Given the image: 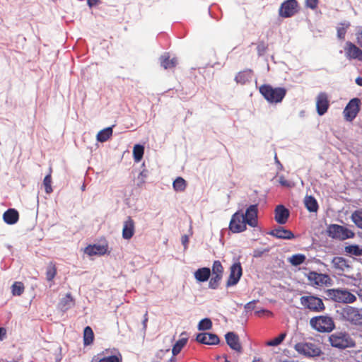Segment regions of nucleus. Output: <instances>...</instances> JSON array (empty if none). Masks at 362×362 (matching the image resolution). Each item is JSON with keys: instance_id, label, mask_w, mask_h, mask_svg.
I'll list each match as a JSON object with an SVG mask.
<instances>
[{"instance_id": "obj_38", "label": "nucleus", "mask_w": 362, "mask_h": 362, "mask_svg": "<svg viewBox=\"0 0 362 362\" xmlns=\"http://www.w3.org/2000/svg\"><path fill=\"white\" fill-rule=\"evenodd\" d=\"M215 276H212L209 281V287L211 288H216L218 287V283L221 279V273H214Z\"/></svg>"}, {"instance_id": "obj_5", "label": "nucleus", "mask_w": 362, "mask_h": 362, "mask_svg": "<svg viewBox=\"0 0 362 362\" xmlns=\"http://www.w3.org/2000/svg\"><path fill=\"white\" fill-rule=\"evenodd\" d=\"M342 319L354 326H362V310L347 305L341 310Z\"/></svg>"}, {"instance_id": "obj_28", "label": "nucleus", "mask_w": 362, "mask_h": 362, "mask_svg": "<svg viewBox=\"0 0 362 362\" xmlns=\"http://www.w3.org/2000/svg\"><path fill=\"white\" fill-rule=\"evenodd\" d=\"M144 153V146L141 144H136L133 148V156L134 161L139 163L141 160Z\"/></svg>"}, {"instance_id": "obj_20", "label": "nucleus", "mask_w": 362, "mask_h": 362, "mask_svg": "<svg viewBox=\"0 0 362 362\" xmlns=\"http://www.w3.org/2000/svg\"><path fill=\"white\" fill-rule=\"evenodd\" d=\"M134 221L130 216H129L127 218V220L124 222V226L122 228V238L124 240L131 239L134 234Z\"/></svg>"}, {"instance_id": "obj_10", "label": "nucleus", "mask_w": 362, "mask_h": 362, "mask_svg": "<svg viewBox=\"0 0 362 362\" xmlns=\"http://www.w3.org/2000/svg\"><path fill=\"white\" fill-rule=\"evenodd\" d=\"M247 223L243 220V214L240 211H236L231 217L229 229L234 233L245 231L247 229Z\"/></svg>"}, {"instance_id": "obj_33", "label": "nucleus", "mask_w": 362, "mask_h": 362, "mask_svg": "<svg viewBox=\"0 0 362 362\" xmlns=\"http://www.w3.org/2000/svg\"><path fill=\"white\" fill-rule=\"evenodd\" d=\"M305 260V256L302 254L293 255L288 258L289 262L294 266H298L303 263Z\"/></svg>"}, {"instance_id": "obj_31", "label": "nucleus", "mask_w": 362, "mask_h": 362, "mask_svg": "<svg viewBox=\"0 0 362 362\" xmlns=\"http://www.w3.org/2000/svg\"><path fill=\"white\" fill-rule=\"evenodd\" d=\"M186 186V181L181 177H177L173 183V189L177 192L184 191Z\"/></svg>"}, {"instance_id": "obj_54", "label": "nucleus", "mask_w": 362, "mask_h": 362, "mask_svg": "<svg viewBox=\"0 0 362 362\" xmlns=\"http://www.w3.org/2000/svg\"><path fill=\"white\" fill-rule=\"evenodd\" d=\"M100 0H88L87 3L90 8H92L98 4Z\"/></svg>"}, {"instance_id": "obj_50", "label": "nucleus", "mask_w": 362, "mask_h": 362, "mask_svg": "<svg viewBox=\"0 0 362 362\" xmlns=\"http://www.w3.org/2000/svg\"><path fill=\"white\" fill-rule=\"evenodd\" d=\"M147 175L148 171L146 170H144L139 173L138 179L140 180L141 184L145 182V178L147 177Z\"/></svg>"}, {"instance_id": "obj_44", "label": "nucleus", "mask_w": 362, "mask_h": 362, "mask_svg": "<svg viewBox=\"0 0 362 362\" xmlns=\"http://www.w3.org/2000/svg\"><path fill=\"white\" fill-rule=\"evenodd\" d=\"M269 248H264V249H257L254 250V255L253 256L255 257H262L264 253L269 252Z\"/></svg>"}, {"instance_id": "obj_47", "label": "nucleus", "mask_w": 362, "mask_h": 362, "mask_svg": "<svg viewBox=\"0 0 362 362\" xmlns=\"http://www.w3.org/2000/svg\"><path fill=\"white\" fill-rule=\"evenodd\" d=\"M211 272H223V267L219 261L214 262Z\"/></svg>"}, {"instance_id": "obj_39", "label": "nucleus", "mask_w": 362, "mask_h": 362, "mask_svg": "<svg viewBox=\"0 0 362 362\" xmlns=\"http://www.w3.org/2000/svg\"><path fill=\"white\" fill-rule=\"evenodd\" d=\"M51 183H52L51 175L50 174L47 175L45 177L44 180H43V185L45 186V192L47 194H50L52 192Z\"/></svg>"}, {"instance_id": "obj_62", "label": "nucleus", "mask_w": 362, "mask_h": 362, "mask_svg": "<svg viewBox=\"0 0 362 362\" xmlns=\"http://www.w3.org/2000/svg\"><path fill=\"white\" fill-rule=\"evenodd\" d=\"M166 362H177V360L175 357H171L169 360H168Z\"/></svg>"}, {"instance_id": "obj_21", "label": "nucleus", "mask_w": 362, "mask_h": 362, "mask_svg": "<svg viewBox=\"0 0 362 362\" xmlns=\"http://www.w3.org/2000/svg\"><path fill=\"white\" fill-rule=\"evenodd\" d=\"M107 251V245H90L87 246L84 252L88 255V256H93V255H105Z\"/></svg>"}, {"instance_id": "obj_63", "label": "nucleus", "mask_w": 362, "mask_h": 362, "mask_svg": "<svg viewBox=\"0 0 362 362\" xmlns=\"http://www.w3.org/2000/svg\"><path fill=\"white\" fill-rule=\"evenodd\" d=\"M252 362H264V361H262V359H261L259 358H255Z\"/></svg>"}, {"instance_id": "obj_56", "label": "nucleus", "mask_w": 362, "mask_h": 362, "mask_svg": "<svg viewBox=\"0 0 362 362\" xmlns=\"http://www.w3.org/2000/svg\"><path fill=\"white\" fill-rule=\"evenodd\" d=\"M56 273H47V280L49 281H52L54 278Z\"/></svg>"}, {"instance_id": "obj_9", "label": "nucleus", "mask_w": 362, "mask_h": 362, "mask_svg": "<svg viewBox=\"0 0 362 362\" xmlns=\"http://www.w3.org/2000/svg\"><path fill=\"white\" fill-rule=\"evenodd\" d=\"M307 276L313 286H330L332 284V279L325 273H308Z\"/></svg>"}, {"instance_id": "obj_14", "label": "nucleus", "mask_w": 362, "mask_h": 362, "mask_svg": "<svg viewBox=\"0 0 362 362\" xmlns=\"http://www.w3.org/2000/svg\"><path fill=\"white\" fill-rule=\"evenodd\" d=\"M329 100L326 93H320L316 98L317 112L320 116L324 115L329 108Z\"/></svg>"}, {"instance_id": "obj_41", "label": "nucleus", "mask_w": 362, "mask_h": 362, "mask_svg": "<svg viewBox=\"0 0 362 362\" xmlns=\"http://www.w3.org/2000/svg\"><path fill=\"white\" fill-rule=\"evenodd\" d=\"M352 220L354 223L360 228L362 229V216L356 212L352 214Z\"/></svg>"}, {"instance_id": "obj_40", "label": "nucleus", "mask_w": 362, "mask_h": 362, "mask_svg": "<svg viewBox=\"0 0 362 362\" xmlns=\"http://www.w3.org/2000/svg\"><path fill=\"white\" fill-rule=\"evenodd\" d=\"M122 356L119 354V356H110L107 357H104L99 360L98 362H122Z\"/></svg>"}, {"instance_id": "obj_29", "label": "nucleus", "mask_w": 362, "mask_h": 362, "mask_svg": "<svg viewBox=\"0 0 362 362\" xmlns=\"http://www.w3.org/2000/svg\"><path fill=\"white\" fill-rule=\"evenodd\" d=\"M94 339V334L90 327L87 326L83 330V344L84 345H90Z\"/></svg>"}, {"instance_id": "obj_25", "label": "nucleus", "mask_w": 362, "mask_h": 362, "mask_svg": "<svg viewBox=\"0 0 362 362\" xmlns=\"http://www.w3.org/2000/svg\"><path fill=\"white\" fill-rule=\"evenodd\" d=\"M252 77V71L250 69L240 71L235 76V80L237 83L245 84L251 81Z\"/></svg>"}, {"instance_id": "obj_6", "label": "nucleus", "mask_w": 362, "mask_h": 362, "mask_svg": "<svg viewBox=\"0 0 362 362\" xmlns=\"http://www.w3.org/2000/svg\"><path fill=\"white\" fill-rule=\"evenodd\" d=\"M327 233L329 237L340 240H344L354 236V233L351 230L337 224L329 225L327 229Z\"/></svg>"}, {"instance_id": "obj_32", "label": "nucleus", "mask_w": 362, "mask_h": 362, "mask_svg": "<svg viewBox=\"0 0 362 362\" xmlns=\"http://www.w3.org/2000/svg\"><path fill=\"white\" fill-rule=\"evenodd\" d=\"M345 252L348 254L361 256L362 255V248L357 245H351L345 247Z\"/></svg>"}, {"instance_id": "obj_18", "label": "nucleus", "mask_w": 362, "mask_h": 362, "mask_svg": "<svg viewBox=\"0 0 362 362\" xmlns=\"http://www.w3.org/2000/svg\"><path fill=\"white\" fill-rule=\"evenodd\" d=\"M275 221L281 225L285 224L290 216V212L284 205H278L275 209Z\"/></svg>"}, {"instance_id": "obj_60", "label": "nucleus", "mask_w": 362, "mask_h": 362, "mask_svg": "<svg viewBox=\"0 0 362 362\" xmlns=\"http://www.w3.org/2000/svg\"><path fill=\"white\" fill-rule=\"evenodd\" d=\"M6 334V329L0 327V340L2 339V336Z\"/></svg>"}, {"instance_id": "obj_59", "label": "nucleus", "mask_w": 362, "mask_h": 362, "mask_svg": "<svg viewBox=\"0 0 362 362\" xmlns=\"http://www.w3.org/2000/svg\"><path fill=\"white\" fill-rule=\"evenodd\" d=\"M195 272H211L209 267H202L197 269Z\"/></svg>"}, {"instance_id": "obj_58", "label": "nucleus", "mask_w": 362, "mask_h": 362, "mask_svg": "<svg viewBox=\"0 0 362 362\" xmlns=\"http://www.w3.org/2000/svg\"><path fill=\"white\" fill-rule=\"evenodd\" d=\"M356 83L362 87V77H357L355 80Z\"/></svg>"}, {"instance_id": "obj_35", "label": "nucleus", "mask_w": 362, "mask_h": 362, "mask_svg": "<svg viewBox=\"0 0 362 362\" xmlns=\"http://www.w3.org/2000/svg\"><path fill=\"white\" fill-rule=\"evenodd\" d=\"M212 327V322L209 318L202 320L198 325L199 330H209Z\"/></svg>"}, {"instance_id": "obj_19", "label": "nucleus", "mask_w": 362, "mask_h": 362, "mask_svg": "<svg viewBox=\"0 0 362 362\" xmlns=\"http://www.w3.org/2000/svg\"><path fill=\"white\" fill-rule=\"evenodd\" d=\"M345 48L346 57L353 59H362V50L351 42H346Z\"/></svg>"}, {"instance_id": "obj_4", "label": "nucleus", "mask_w": 362, "mask_h": 362, "mask_svg": "<svg viewBox=\"0 0 362 362\" xmlns=\"http://www.w3.org/2000/svg\"><path fill=\"white\" fill-rule=\"evenodd\" d=\"M311 327L320 332H330L335 328V324L331 317L320 315L310 319Z\"/></svg>"}, {"instance_id": "obj_34", "label": "nucleus", "mask_w": 362, "mask_h": 362, "mask_svg": "<svg viewBox=\"0 0 362 362\" xmlns=\"http://www.w3.org/2000/svg\"><path fill=\"white\" fill-rule=\"evenodd\" d=\"M24 285L22 282L16 281L11 286V292L13 296H21L24 292Z\"/></svg>"}, {"instance_id": "obj_52", "label": "nucleus", "mask_w": 362, "mask_h": 362, "mask_svg": "<svg viewBox=\"0 0 362 362\" xmlns=\"http://www.w3.org/2000/svg\"><path fill=\"white\" fill-rule=\"evenodd\" d=\"M148 312L146 311L144 315V320H143V322H142V324H143V327L144 329H146L147 327V322H148Z\"/></svg>"}, {"instance_id": "obj_48", "label": "nucleus", "mask_w": 362, "mask_h": 362, "mask_svg": "<svg viewBox=\"0 0 362 362\" xmlns=\"http://www.w3.org/2000/svg\"><path fill=\"white\" fill-rule=\"evenodd\" d=\"M306 6L312 9L317 6L318 0H305Z\"/></svg>"}, {"instance_id": "obj_49", "label": "nucleus", "mask_w": 362, "mask_h": 362, "mask_svg": "<svg viewBox=\"0 0 362 362\" xmlns=\"http://www.w3.org/2000/svg\"><path fill=\"white\" fill-rule=\"evenodd\" d=\"M266 48L267 47H266L265 45L263 42L259 43L257 47L258 55H259V56L263 55L266 51Z\"/></svg>"}, {"instance_id": "obj_61", "label": "nucleus", "mask_w": 362, "mask_h": 362, "mask_svg": "<svg viewBox=\"0 0 362 362\" xmlns=\"http://www.w3.org/2000/svg\"><path fill=\"white\" fill-rule=\"evenodd\" d=\"M334 262L338 264L339 262H344V260L342 258L338 257L334 259Z\"/></svg>"}, {"instance_id": "obj_24", "label": "nucleus", "mask_w": 362, "mask_h": 362, "mask_svg": "<svg viewBox=\"0 0 362 362\" xmlns=\"http://www.w3.org/2000/svg\"><path fill=\"white\" fill-rule=\"evenodd\" d=\"M160 61L161 66H163L165 69L173 68L177 64V59L173 57L170 59L168 54L162 55L160 58Z\"/></svg>"}, {"instance_id": "obj_42", "label": "nucleus", "mask_w": 362, "mask_h": 362, "mask_svg": "<svg viewBox=\"0 0 362 362\" xmlns=\"http://www.w3.org/2000/svg\"><path fill=\"white\" fill-rule=\"evenodd\" d=\"M210 274H211V273H194L195 278L199 281H202V282L208 280L210 277Z\"/></svg>"}, {"instance_id": "obj_46", "label": "nucleus", "mask_w": 362, "mask_h": 362, "mask_svg": "<svg viewBox=\"0 0 362 362\" xmlns=\"http://www.w3.org/2000/svg\"><path fill=\"white\" fill-rule=\"evenodd\" d=\"M230 272H243L241 264L239 262H234L230 267Z\"/></svg>"}, {"instance_id": "obj_1", "label": "nucleus", "mask_w": 362, "mask_h": 362, "mask_svg": "<svg viewBox=\"0 0 362 362\" xmlns=\"http://www.w3.org/2000/svg\"><path fill=\"white\" fill-rule=\"evenodd\" d=\"M259 90L264 98L271 104L281 103L286 95L285 88H274L269 84L262 85Z\"/></svg>"}, {"instance_id": "obj_8", "label": "nucleus", "mask_w": 362, "mask_h": 362, "mask_svg": "<svg viewBox=\"0 0 362 362\" xmlns=\"http://www.w3.org/2000/svg\"><path fill=\"white\" fill-rule=\"evenodd\" d=\"M300 303L305 308L314 312H321L325 308L322 300L313 296H302Z\"/></svg>"}, {"instance_id": "obj_57", "label": "nucleus", "mask_w": 362, "mask_h": 362, "mask_svg": "<svg viewBox=\"0 0 362 362\" xmlns=\"http://www.w3.org/2000/svg\"><path fill=\"white\" fill-rule=\"evenodd\" d=\"M57 268L55 267V265H53L50 264V265L48 266L47 272H56Z\"/></svg>"}, {"instance_id": "obj_15", "label": "nucleus", "mask_w": 362, "mask_h": 362, "mask_svg": "<svg viewBox=\"0 0 362 362\" xmlns=\"http://www.w3.org/2000/svg\"><path fill=\"white\" fill-rule=\"evenodd\" d=\"M225 339L229 347L238 353L243 352V347L238 334L233 332H229L225 335Z\"/></svg>"}, {"instance_id": "obj_11", "label": "nucleus", "mask_w": 362, "mask_h": 362, "mask_svg": "<svg viewBox=\"0 0 362 362\" xmlns=\"http://www.w3.org/2000/svg\"><path fill=\"white\" fill-rule=\"evenodd\" d=\"M361 100L358 98H352L349 100L344 110L345 119L349 121H353L360 110Z\"/></svg>"}, {"instance_id": "obj_64", "label": "nucleus", "mask_w": 362, "mask_h": 362, "mask_svg": "<svg viewBox=\"0 0 362 362\" xmlns=\"http://www.w3.org/2000/svg\"><path fill=\"white\" fill-rule=\"evenodd\" d=\"M85 187H85V185H83L82 186V187H81V189H82L83 191V190H85Z\"/></svg>"}, {"instance_id": "obj_2", "label": "nucleus", "mask_w": 362, "mask_h": 362, "mask_svg": "<svg viewBox=\"0 0 362 362\" xmlns=\"http://www.w3.org/2000/svg\"><path fill=\"white\" fill-rule=\"evenodd\" d=\"M329 341L332 347L339 349L353 348L356 342L350 334L346 332H337L329 337Z\"/></svg>"}, {"instance_id": "obj_12", "label": "nucleus", "mask_w": 362, "mask_h": 362, "mask_svg": "<svg viewBox=\"0 0 362 362\" xmlns=\"http://www.w3.org/2000/svg\"><path fill=\"white\" fill-rule=\"evenodd\" d=\"M298 4L296 0L284 1L279 10V14L283 18H290L298 12Z\"/></svg>"}, {"instance_id": "obj_7", "label": "nucleus", "mask_w": 362, "mask_h": 362, "mask_svg": "<svg viewBox=\"0 0 362 362\" xmlns=\"http://www.w3.org/2000/svg\"><path fill=\"white\" fill-rule=\"evenodd\" d=\"M329 296L337 303H351L356 300V297L347 290L331 289L329 290Z\"/></svg>"}, {"instance_id": "obj_55", "label": "nucleus", "mask_w": 362, "mask_h": 362, "mask_svg": "<svg viewBox=\"0 0 362 362\" xmlns=\"http://www.w3.org/2000/svg\"><path fill=\"white\" fill-rule=\"evenodd\" d=\"M274 159H275V163L278 165V169L280 170H283L284 167H283L282 164L280 163V161L279 160L276 155H275Z\"/></svg>"}, {"instance_id": "obj_13", "label": "nucleus", "mask_w": 362, "mask_h": 362, "mask_svg": "<svg viewBox=\"0 0 362 362\" xmlns=\"http://www.w3.org/2000/svg\"><path fill=\"white\" fill-rule=\"evenodd\" d=\"M258 204H252L249 206L243 214L245 223L251 227H256L258 223Z\"/></svg>"}, {"instance_id": "obj_36", "label": "nucleus", "mask_w": 362, "mask_h": 362, "mask_svg": "<svg viewBox=\"0 0 362 362\" xmlns=\"http://www.w3.org/2000/svg\"><path fill=\"white\" fill-rule=\"evenodd\" d=\"M286 334L281 333L278 337L267 342V346H275L279 345L285 339Z\"/></svg>"}, {"instance_id": "obj_27", "label": "nucleus", "mask_w": 362, "mask_h": 362, "mask_svg": "<svg viewBox=\"0 0 362 362\" xmlns=\"http://www.w3.org/2000/svg\"><path fill=\"white\" fill-rule=\"evenodd\" d=\"M112 134V127H109L100 130L97 134V140L99 142L107 141Z\"/></svg>"}, {"instance_id": "obj_45", "label": "nucleus", "mask_w": 362, "mask_h": 362, "mask_svg": "<svg viewBox=\"0 0 362 362\" xmlns=\"http://www.w3.org/2000/svg\"><path fill=\"white\" fill-rule=\"evenodd\" d=\"M279 182L280 185L283 187H293V184L291 182L286 180L283 175L279 177Z\"/></svg>"}, {"instance_id": "obj_37", "label": "nucleus", "mask_w": 362, "mask_h": 362, "mask_svg": "<svg viewBox=\"0 0 362 362\" xmlns=\"http://www.w3.org/2000/svg\"><path fill=\"white\" fill-rule=\"evenodd\" d=\"M243 273H230V275L227 281L226 286H231L236 284Z\"/></svg>"}, {"instance_id": "obj_53", "label": "nucleus", "mask_w": 362, "mask_h": 362, "mask_svg": "<svg viewBox=\"0 0 362 362\" xmlns=\"http://www.w3.org/2000/svg\"><path fill=\"white\" fill-rule=\"evenodd\" d=\"M255 303V300H253V301H250L249 303H247L245 305V308L246 310H254L255 308H254V304Z\"/></svg>"}, {"instance_id": "obj_51", "label": "nucleus", "mask_w": 362, "mask_h": 362, "mask_svg": "<svg viewBox=\"0 0 362 362\" xmlns=\"http://www.w3.org/2000/svg\"><path fill=\"white\" fill-rule=\"evenodd\" d=\"M181 240H182V244L184 245L185 249H186L187 247L188 242H189L188 235H182Z\"/></svg>"}, {"instance_id": "obj_22", "label": "nucleus", "mask_w": 362, "mask_h": 362, "mask_svg": "<svg viewBox=\"0 0 362 362\" xmlns=\"http://www.w3.org/2000/svg\"><path fill=\"white\" fill-rule=\"evenodd\" d=\"M19 218V214L16 209H8L3 214V219L7 224H15Z\"/></svg>"}, {"instance_id": "obj_17", "label": "nucleus", "mask_w": 362, "mask_h": 362, "mask_svg": "<svg viewBox=\"0 0 362 362\" xmlns=\"http://www.w3.org/2000/svg\"><path fill=\"white\" fill-rule=\"evenodd\" d=\"M267 233L276 238L283 240H292L295 237L292 231L287 230L282 226H278Z\"/></svg>"}, {"instance_id": "obj_30", "label": "nucleus", "mask_w": 362, "mask_h": 362, "mask_svg": "<svg viewBox=\"0 0 362 362\" xmlns=\"http://www.w3.org/2000/svg\"><path fill=\"white\" fill-rule=\"evenodd\" d=\"M187 342V338H182L176 341L172 349L173 356H177L186 345Z\"/></svg>"}, {"instance_id": "obj_43", "label": "nucleus", "mask_w": 362, "mask_h": 362, "mask_svg": "<svg viewBox=\"0 0 362 362\" xmlns=\"http://www.w3.org/2000/svg\"><path fill=\"white\" fill-rule=\"evenodd\" d=\"M346 33V28L338 27L337 28V37L339 40H344Z\"/></svg>"}, {"instance_id": "obj_3", "label": "nucleus", "mask_w": 362, "mask_h": 362, "mask_svg": "<svg viewBox=\"0 0 362 362\" xmlns=\"http://www.w3.org/2000/svg\"><path fill=\"white\" fill-rule=\"evenodd\" d=\"M294 349L299 354L308 358L318 357L322 354L320 346L317 343L312 341L296 343Z\"/></svg>"}, {"instance_id": "obj_23", "label": "nucleus", "mask_w": 362, "mask_h": 362, "mask_svg": "<svg viewBox=\"0 0 362 362\" xmlns=\"http://www.w3.org/2000/svg\"><path fill=\"white\" fill-rule=\"evenodd\" d=\"M75 305V300L70 293L62 298L59 303V308L62 311H66Z\"/></svg>"}, {"instance_id": "obj_16", "label": "nucleus", "mask_w": 362, "mask_h": 362, "mask_svg": "<svg viewBox=\"0 0 362 362\" xmlns=\"http://www.w3.org/2000/svg\"><path fill=\"white\" fill-rule=\"evenodd\" d=\"M196 340L201 344L216 345L220 342L219 337L213 333L203 332L197 335Z\"/></svg>"}, {"instance_id": "obj_26", "label": "nucleus", "mask_w": 362, "mask_h": 362, "mask_svg": "<svg viewBox=\"0 0 362 362\" xmlns=\"http://www.w3.org/2000/svg\"><path fill=\"white\" fill-rule=\"evenodd\" d=\"M304 204L310 212H317L319 208L317 200L313 196H306L304 199Z\"/></svg>"}]
</instances>
